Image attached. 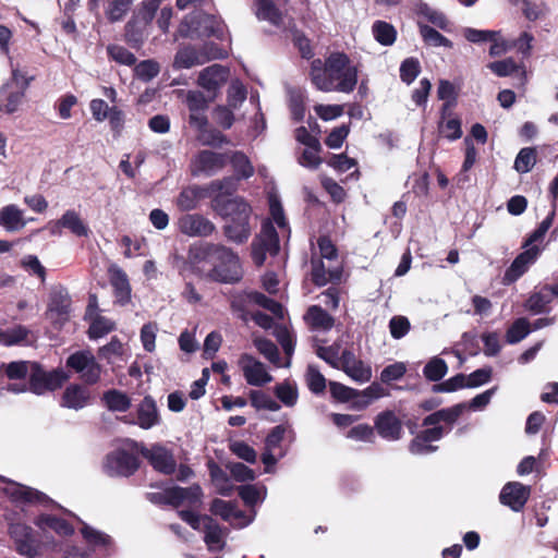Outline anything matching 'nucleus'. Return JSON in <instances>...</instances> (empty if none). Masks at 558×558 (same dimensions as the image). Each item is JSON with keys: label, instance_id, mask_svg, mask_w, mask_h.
Here are the masks:
<instances>
[{"label": "nucleus", "instance_id": "774afa93", "mask_svg": "<svg viewBox=\"0 0 558 558\" xmlns=\"http://www.w3.org/2000/svg\"><path fill=\"white\" fill-rule=\"evenodd\" d=\"M158 327L156 323L145 324L141 329V341L147 352H153L156 348V336Z\"/></svg>", "mask_w": 558, "mask_h": 558}, {"label": "nucleus", "instance_id": "3c124183", "mask_svg": "<svg viewBox=\"0 0 558 558\" xmlns=\"http://www.w3.org/2000/svg\"><path fill=\"white\" fill-rule=\"evenodd\" d=\"M251 404L257 410H268L276 412L280 405L270 396L259 390H252L250 392Z\"/></svg>", "mask_w": 558, "mask_h": 558}, {"label": "nucleus", "instance_id": "a878e982", "mask_svg": "<svg viewBox=\"0 0 558 558\" xmlns=\"http://www.w3.org/2000/svg\"><path fill=\"white\" fill-rule=\"evenodd\" d=\"M34 524L44 533L52 531L59 536H70L74 533L73 526L65 520L47 513L37 515Z\"/></svg>", "mask_w": 558, "mask_h": 558}, {"label": "nucleus", "instance_id": "423d86ee", "mask_svg": "<svg viewBox=\"0 0 558 558\" xmlns=\"http://www.w3.org/2000/svg\"><path fill=\"white\" fill-rule=\"evenodd\" d=\"M4 494L16 506H34L45 509L61 508L45 493L15 482L8 483Z\"/></svg>", "mask_w": 558, "mask_h": 558}, {"label": "nucleus", "instance_id": "c85d7f7f", "mask_svg": "<svg viewBox=\"0 0 558 558\" xmlns=\"http://www.w3.org/2000/svg\"><path fill=\"white\" fill-rule=\"evenodd\" d=\"M35 362L13 361L0 366V376H5L11 383H23L28 376Z\"/></svg>", "mask_w": 558, "mask_h": 558}, {"label": "nucleus", "instance_id": "338daca9", "mask_svg": "<svg viewBox=\"0 0 558 558\" xmlns=\"http://www.w3.org/2000/svg\"><path fill=\"white\" fill-rule=\"evenodd\" d=\"M329 390H330L331 396L340 402H347V401L353 400L355 398V396L359 395L357 390L350 388L348 386H344L337 381L329 383Z\"/></svg>", "mask_w": 558, "mask_h": 558}, {"label": "nucleus", "instance_id": "0eeeda50", "mask_svg": "<svg viewBox=\"0 0 558 558\" xmlns=\"http://www.w3.org/2000/svg\"><path fill=\"white\" fill-rule=\"evenodd\" d=\"M156 10L157 5L154 2H143L138 12L130 22H128L125 27V37L132 47H141L144 40L148 37V25L153 20Z\"/></svg>", "mask_w": 558, "mask_h": 558}, {"label": "nucleus", "instance_id": "412c9836", "mask_svg": "<svg viewBox=\"0 0 558 558\" xmlns=\"http://www.w3.org/2000/svg\"><path fill=\"white\" fill-rule=\"evenodd\" d=\"M375 428L379 436L386 440L395 441L400 439L402 425L392 411H384L375 418Z\"/></svg>", "mask_w": 558, "mask_h": 558}, {"label": "nucleus", "instance_id": "cd10ccee", "mask_svg": "<svg viewBox=\"0 0 558 558\" xmlns=\"http://www.w3.org/2000/svg\"><path fill=\"white\" fill-rule=\"evenodd\" d=\"M109 274L117 302L122 305L126 304L131 299V287L126 274L118 266H111Z\"/></svg>", "mask_w": 558, "mask_h": 558}, {"label": "nucleus", "instance_id": "4d7b16f0", "mask_svg": "<svg viewBox=\"0 0 558 558\" xmlns=\"http://www.w3.org/2000/svg\"><path fill=\"white\" fill-rule=\"evenodd\" d=\"M229 449L239 459H242L247 463H255L257 460V453L254 448L242 440L231 441Z\"/></svg>", "mask_w": 558, "mask_h": 558}, {"label": "nucleus", "instance_id": "e2e57ef3", "mask_svg": "<svg viewBox=\"0 0 558 558\" xmlns=\"http://www.w3.org/2000/svg\"><path fill=\"white\" fill-rule=\"evenodd\" d=\"M317 355L326 361L330 366L335 368H340L341 365V354L340 347L338 344H332L329 347H318L316 350Z\"/></svg>", "mask_w": 558, "mask_h": 558}, {"label": "nucleus", "instance_id": "f704fd0d", "mask_svg": "<svg viewBox=\"0 0 558 558\" xmlns=\"http://www.w3.org/2000/svg\"><path fill=\"white\" fill-rule=\"evenodd\" d=\"M0 226L9 231H16L25 226L23 211L16 205H7L0 209Z\"/></svg>", "mask_w": 558, "mask_h": 558}, {"label": "nucleus", "instance_id": "58836bf2", "mask_svg": "<svg viewBox=\"0 0 558 558\" xmlns=\"http://www.w3.org/2000/svg\"><path fill=\"white\" fill-rule=\"evenodd\" d=\"M420 34L428 46L433 47H447L452 48L453 44L451 40H449L447 37L442 36L438 31L435 28L426 25V24H418Z\"/></svg>", "mask_w": 558, "mask_h": 558}, {"label": "nucleus", "instance_id": "e433bc0d", "mask_svg": "<svg viewBox=\"0 0 558 558\" xmlns=\"http://www.w3.org/2000/svg\"><path fill=\"white\" fill-rule=\"evenodd\" d=\"M255 241L270 255H276L279 251L278 234L271 221H265L263 223L260 234Z\"/></svg>", "mask_w": 558, "mask_h": 558}, {"label": "nucleus", "instance_id": "4c0bfd02", "mask_svg": "<svg viewBox=\"0 0 558 558\" xmlns=\"http://www.w3.org/2000/svg\"><path fill=\"white\" fill-rule=\"evenodd\" d=\"M253 343L257 351L264 355L270 363H272L277 367L286 366L288 367L290 365V361H287L286 364H281L280 362V353L277 348V345L265 338H255L253 340Z\"/></svg>", "mask_w": 558, "mask_h": 558}, {"label": "nucleus", "instance_id": "ddd939ff", "mask_svg": "<svg viewBox=\"0 0 558 558\" xmlns=\"http://www.w3.org/2000/svg\"><path fill=\"white\" fill-rule=\"evenodd\" d=\"M9 534L14 542L16 551L26 558H35L38 549L33 529L22 522H11Z\"/></svg>", "mask_w": 558, "mask_h": 558}, {"label": "nucleus", "instance_id": "603ef678", "mask_svg": "<svg viewBox=\"0 0 558 558\" xmlns=\"http://www.w3.org/2000/svg\"><path fill=\"white\" fill-rule=\"evenodd\" d=\"M437 96L440 100L445 101L441 107V113L445 117L446 112H449L452 104L456 100V92L452 83L446 80L439 81Z\"/></svg>", "mask_w": 558, "mask_h": 558}, {"label": "nucleus", "instance_id": "6e6d98bb", "mask_svg": "<svg viewBox=\"0 0 558 558\" xmlns=\"http://www.w3.org/2000/svg\"><path fill=\"white\" fill-rule=\"evenodd\" d=\"M320 149V143L315 146H305L299 159L300 165L310 169L318 168V166L322 163V158L319 157Z\"/></svg>", "mask_w": 558, "mask_h": 558}, {"label": "nucleus", "instance_id": "9b49d317", "mask_svg": "<svg viewBox=\"0 0 558 558\" xmlns=\"http://www.w3.org/2000/svg\"><path fill=\"white\" fill-rule=\"evenodd\" d=\"M178 230L190 238H207L216 231L215 223L201 214H184L177 220Z\"/></svg>", "mask_w": 558, "mask_h": 558}, {"label": "nucleus", "instance_id": "b1692460", "mask_svg": "<svg viewBox=\"0 0 558 558\" xmlns=\"http://www.w3.org/2000/svg\"><path fill=\"white\" fill-rule=\"evenodd\" d=\"M137 420L134 422L125 417L124 422L138 425L143 429H150L159 424L156 402L151 397H145L137 407Z\"/></svg>", "mask_w": 558, "mask_h": 558}, {"label": "nucleus", "instance_id": "aec40b11", "mask_svg": "<svg viewBox=\"0 0 558 558\" xmlns=\"http://www.w3.org/2000/svg\"><path fill=\"white\" fill-rule=\"evenodd\" d=\"M530 488L519 482L507 483L499 495L500 502L513 511H520L526 504Z\"/></svg>", "mask_w": 558, "mask_h": 558}, {"label": "nucleus", "instance_id": "a211bd4d", "mask_svg": "<svg viewBox=\"0 0 558 558\" xmlns=\"http://www.w3.org/2000/svg\"><path fill=\"white\" fill-rule=\"evenodd\" d=\"M142 454L149 461L151 466L162 473L172 474L175 471V460L170 450L160 445H154L149 449H144Z\"/></svg>", "mask_w": 558, "mask_h": 558}, {"label": "nucleus", "instance_id": "f257e3e1", "mask_svg": "<svg viewBox=\"0 0 558 558\" xmlns=\"http://www.w3.org/2000/svg\"><path fill=\"white\" fill-rule=\"evenodd\" d=\"M311 81L322 92L351 93L357 83V70L343 53H331L325 62L312 61Z\"/></svg>", "mask_w": 558, "mask_h": 558}, {"label": "nucleus", "instance_id": "5701e85b", "mask_svg": "<svg viewBox=\"0 0 558 558\" xmlns=\"http://www.w3.org/2000/svg\"><path fill=\"white\" fill-rule=\"evenodd\" d=\"M170 506H196L202 502L203 490L199 485L194 484L190 487H170Z\"/></svg>", "mask_w": 558, "mask_h": 558}, {"label": "nucleus", "instance_id": "de8ad7c7", "mask_svg": "<svg viewBox=\"0 0 558 558\" xmlns=\"http://www.w3.org/2000/svg\"><path fill=\"white\" fill-rule=\"evenodd\" d=\"M104 401L108 409L111 411L124 412L131 405L129 397L118 390H110L106 392L104 396Z\"/></svg>", "mask_w": 558, "mask_h": 558}, {"label": "nucleus", "instance_id": "6ab92c4d", "mask_svg": "<svg viewBox=\"0 0 558 558\" xmlns=\"http://www.w3.org/2000/svg\"><path fill=\"white\" fill-rule=\"evenodd\" d=\"M227 80L228 70L220 64H214L199 73L197 83L210 95V99H214L217 90L220 89Z\"/></svg>", "mask_w": 558, "mask_h": 558}, {"label": "nucleus", "instance_id": "f3484780", "mask_svg": "<svg viewBox=\"0 0 558 558\" xmlns=\"http://www.w3.org/2000/svg\"><path fill=\"white\" fill-rule=\"evenodd\" d=\"M340 369H342L352 380L360 384L367 383L372 378L371 366L347 350L341 353Z\"/></svg>", "mask_w": 558, "mask_h": 558}, {"label": "nucleus", "instance_id": "0e129e2a", "mask_svg": "<svg viewBox=\"0 0 558 558\" xmlns=\"http://www.w3.org/2000/svg\"><path fill=\"white\" fill-rule=\"evenodd\" d=\"M463 35L465 39L469 40L470 43L482 44L490 41V39H494L496 36L499 35V32L466 27L463 31Z\"/></svg>", "mask_w": 558, "mask_h": 558}, {"label": "nucleus", "instance_id": "c9c22d12", "mask_svg": "<svg viewBox=\"0 0 558 558\" xmlns=\"http://www.w3.org/2000/svg\"><path fill=\"white\" fill-rule=\"evenodd\" d=\"M203 196V190L198 186H187L183 189L177 197L175 204L182 211H191L198 207Z\"/></svg>", "mask_w": 558, "mask_h": 558}, {"label": "nucleus", "instance_id": "20e7f679", "mask_svg": "<svg viewBox=\"0 0 558 558\" xmlns=\"http://www.w3.org/2000/svg\"><path fill=\"white\" fill-rule=\"evenodd\" d=\"M205 254L215 260L210 277L222 283H235L243 277V269L239 256L229 247L208 243Z\"/></svg>", "mask_w": 558, "mask_h": 558}, {"label": "nucleus", "instance_id": "a19ab883", "mask_svg": "<svg viewBox=\"0 0 558 558\" xmlns=\"http://www.w3.org/2000/svg\"><path fill=\"white\" fill-rule=\"evenodd\" d=\"M438 129L440 134L450 141L458 140L462 136L460 120L450 117L448 112H446L445 118L441 114V121L439 122Z\"/></svg>", "mask_w": 558, "mask_h": 558}, {"label": "nucleus", "instance_id": "09e8293b", "mask_svg": "<svg viewBox=\"0 0 558 558\" xmlns=\"http://www.w3.org/2000/svg\"><path fill=\"white\" fill-rule=\"evenodd\" d=\"M132 0H112L108 3L106 15L110 22H119L131 10Z\"/></svg>", "mask_w": 558, "mask_h": 558}, {"label": "nucleus", "instance_id": "72a5a7b5", "mask_svg": "<svg viewBox=\"0 0 558 558\" xmlns=\"http://www.w3.org/2000/svg\"><path fill=\"white\" fill-rule=\"evenodd\" d=\"M70 311V296L68 291L58 287L54 288L50 293L49 312L56 314L59 318H63L69 314Z\"/></svg>", "mask_w": 558, "mask_h": 558}, {"label": "nucleus", "instance_id": "2f4dec72", "mask_svg": "<svg viewBox=\"0 0 558 558\" xmlns=\"http://www.w3.org/2000/svg\"><path fill=\"white\" fill-rule=\"evenodd\" d=\"M57 226L70 230L76 236H88L90 232L75 210H66L58 220Z\"/></svg>", "mask_w": 558, "mask_h": 558}, {"label": "nucleus", "instance_id": "6e6552de", "mask_svg": "<svg viewBox=\"0 0 558 558\" xmlns=\"http://www.w3.org/2000/svg\"><path fill=\"white\" fill-rule=\"evenodd\" d=\"M66 365L73 368L80 378L88 385H94L100 379L102 367L89 351L71 354L66 360Z\"/></svg>", "mask_w": 558, "mask_h": 558}, {"label": "nucleus", "instance_id": "9d476101", "mask_svg": "<svg viewBox=\"0 0 558 558\" xmlns=\"http://www.w3.org/2000/svg\"><path fill=\"white\" fill-rule=\"evenodd\" d=\"M180 33L184 36H217L222 34V26L215 16L193 15L187 16L180 27Z\"/></svg>", "mask_w": 558, "mask_h": 558}, {"label": "nucleus", "instance_id": "2eb2a0df", "mask_svg": "<svg viewBox=\"0 0 558 558\" xmlns=\"http://www.w3.org/2000/svg\"><path fill=\"white\" fill-rule=\"evenodd\" d=\"M210 95L206 97L199 90H189L185 97V104L190 111V124L194 129L201 131L203 130L207 123L206 111L208 109V104L211 101Z\"/></svg>", "mask_w": 558, "mask_h": 558}, {"label": "nucleus", "instance_id": "37998d69", "mask_svg": "<svg viewBox=\"0 0 558 558\" xmlns=\"http://www.w3.org/2000/svg\"><path fill=\"white\" fill-rule=\"evenodd\" d=\"M275 395L286 407L295 405L299 398L296 385L288 380L275 387Z\"/></svg>", "mask_w": 558, "mask_h": 558}, {"label": "nucleus", "instance_id": "7ed1b4c3", "mask_svg": "<svg viewBox=\"0 0 558 558\" xmlns=\"http://www.w3.org/2000/svg\"><path fill=\"white\" fill-rule=\"evenodd\" d=\"M68 379L69 375L62 368L47 372L38 363H34L31 372V381L9 383L0 388V396H3V391L23 393L28 390L40 396L60 388Z\"/></svg>", "mask_w": 558, "mask_h": 558}, {"label": "nucleus", "instance_id": "49530a36", "mask_svg": "<svg viewBox=\"0 0 558 558\" xmlns=\"http://www.w3.org/2000/svg\"><path fill=\"white\" fill-rule=\"evenodd\" d=\"M536 163V149L534 147L522 148L515 157L514 169L520 173L529 172Z\"/></svg>", "mask_w": 558, "mask_h": 558}, {"label": "nucleus", "instance_id": "7c9ffc66", "mask_svg": "<svg viewBox=\"0 0 558 558\" xmlns=\"http://www.w3.org/2000/svg\"><path fill=\"white\" fill-rule=\"evenodd\" d=\"M304 319L308 326L314 329L329 330L333 326V318L318 305L308 307L304 315Z\"/></svg>", "mask_w": 558, "mask_h": 558}, {"label": "nucleus", "instance_id": "1a4fd4ad", "mask_svg": "<svg viewBox=\"0 0 558 558\" xmlns=\"http://www.w3.org/2000/svg\"><path fill=\"white\" fill-rule=\"evenodd\" d=\"M522 247L524 251L513 259L504 274L502 283L506 286L519 280L536 263L542 252L538 245L525 246L523 244Z\"/></svg>", "mask_w": 558, "mask_h": 558}, {"label": "nucleus", "instance_id": "393cba45", "mask_svg": "<svg viewBox=\"0 0 558 558\" xmlns=\"http://www.w3.org/2000/svg\"><path fill=\"white\" fill-rule=\"evenodd\" d=\"M89 399V391L85 387L73 384L63 391L60 404L63 408L78 411L88 404Z\"/></svg>", "mask_w": 558, "mask_h": 558}, {"label": "nucleus", "instance_id": "dca6fc26", "mask_svg": "<svg viewBox=\"0 0 558 558\" xmlns=\"http://www.w3.org/2000/svg\"><path fill=\"white\" fill-rule=\"evenodd\" d=\"M228 155L211 150H202L192 161V173L194 175H214L221 170L227 162Z\"/></svg>", "mask_w": 558, "mask_h": 558}, {"label": "nucleus", "instance_id": "8fccbe9b", "mask_svg": "<svg viewBox=\"0 0 558 558\" xmlns=\"http://www.w3.org/2000/svg\"><path fill=\"white\" fill-rule=\"evenodd\" d=\"M123 354L124 345L117 337H112L108 344L98 350V356L106 360L109 364L113 363L116 359L122 357Z\"/></svg>", "mask_w": 558, "mask_h": 558}, {"label": "nucleus", "instance_id": "39448f33", "mask_svg": "<svg viewBox=\"0 0 558 558\" xmlns=\"http://www.w3.org/2000/svg\"><path fill=\"white\" fill-rule=\"evenodd\" d=\"M181 519L192 529L203 531L204 542L210 551L223 549L226 531L208 515H198L193 511L182 510L179 512Z\"/></svg>", "mask_w": 558, "mask_h": 558}, {"label": "nucleus", "instance_id": "79ce46f5", "mask_svg": "<svg viewBox=\"0 0 558 558\" xmlns=\"http://www.w3.org/2000/svg\"><path fill=\"white\" fill-rule=\"evenodd\" d=\"M29 330L21 325L7 330L1 329L0 343L8 347L22 344L27 340Z\"/></svg>", "mask_w": 558, "mask_h": 558}, {"label": "nucleus", "instance_id": "f03ea898", "mask_svg": "<svg viewBox=\"0 0 558 558\" xmlns=\"http://www.w3.org/2000/svg\"><path fill=\"white\" fill-rule=\"evenodd\" d=\"M211 207L226 220L223 232L229 241L241 244L248 240L251 207L243 198L217 195Z\"/></svg>", "mask_w": 558, "mask_h": 558}, {"label": "nucleus", "instance_id": "69168bd1", "mask_svg": "<svg viewBox=\"0 0 558 558\" xmlns=\"http://www.w3.org/2000/svg\"><path fill=\"white\" fill-rule=\"evenodd\" d=\"M374 437V429L368 424H359L352 427L347 434V438L363 442H373Z\"/></svg>", "mask_w": 558, "mask_h": 558}, {"label": "nucleus", "instance_id": "bf43d9fd", "mask_svg": "<svg viewBox=\"0 0 558 558\" xmlns=\"http://www.w3.org/2000/svg\"><path fill=\"white\" fill-rule=\"evenodd\" d=\"M289 102L290 109L293 118L296 121H300L304 118V104H305V94L301 89H291L289 92Z\"/></svg>", "mask_w": 558, "mask_h": 558}, {"label": "nucleus", "instance_id": "f8f14e48", "mask_svg": "<svg viewBox=\"0 0 558 558\" xmlns=\"http://www.w3.org/2000/svg\"><path fill=\"white\" fill-rule=\"evenodd\" d=\"M246 383L251 386L262 387L272 381V376L259 360L248 353H243L238 360Z\"/></svg>", "mask_w": 558, "mask_h": 558}, {"label": "nucleus", "instance_id": "bb28decb", "mask_svg": "<svg viewBox=\"0 0 558 558\" xmlns=\"http://www.w3.org/2000/svg\"><path fill=\"white\" fill-rule=\"evenodd\" d=\"M280 5L281 0H255V14L258 20L278 26L283 17Z\"/></svg>", "mask_w": 558, "mask_h": 558}, {"label": "nucleus", "instance_id": "680f3d73", "mask_svg": "<svg viewBox=\"0 0 558 558\" xmlns=\"http://www.w3.org/2000/svg\"><path fill=\"white\" fill-rule=\"evenodd\" d=\"M306 383L310 390L314 393H320L326 388V378L314 365H308L307 367Z\"/></svg>", "mask_w": 558, "mask_h": 558}, {"label": "nucleus", "instance_id": "052dcab7", "mask_svg": "<svg viewBox=\"0 0 558 558\" xmlns=\"http://www.w3.org/2000/svg\"><path fill=\"white\" fill-rule=\"evenodd\" d=\"M421 65L417 59L408 58L400 65V77L402 82L410 85L420 74Z\"/></svg>", "mask_w": 558, "mask_h": 558}, {"label": "nucleus", "instance_id": "473e14b6", "mask_svg": "<svg viewBox=\"0 0 558 558\" xmlns=\"http://www.w3.org/2000/svg\"><path fill=\"white\" fill-rule=\"evenodd\" d=\"M206 60V57L195 48L184 47L177 52L173 61V68L177 70L190 69L192 66L203 64Z\"/></svg>", "mask_w": 558, "mask_h": 558}, {"label": "nucleus", "instance_id": "c756f323", "mask_svg": "<svg viewBox=\"0 0 558 558\" xmlns=\"http://www.w3.org/2000/svg\"><path fill=\"white\" fill-rule=\"evenodd\" d=\"M80 531L84 541L93 549H109L113 544L110 535L86 523H83Z\"/></svg>", "mask_w": 558, "mask_h": 558}, {"label": "nucleus", "instance_id": "13d9d810", "mask_svg": "<svg viewBox=\"0 0 558 558\" xmlns=\"http://www.w3.org/2000/svg\"><path fill=\"white\" fill-rule=\"evenodd\" d=\"M418 13L422 16L426 17L427 21L434 24L435 26L441 29H447L448 21L442 12L429 7L426 3H421L418 5Z\"/></svg>", "mask_w": 558, "mask_h": 558}, {"label": "nucleus", "instance_id": "a18cd8bd", "mask_svg": "<svg viewBox=\"0 0 558 558\" xmlns=\"http://www.w3.org/2000/svg\"><path fill=\"white\" fill-rule=\"evenodd\" d=\"M228 157L239 178L247 179L253 175L254 168L245 154L234 151Z\"/></svg>", "mask_w": 558, "mask_h": 558}, {"label": "nucleus", "instance_id": "ea45409f", "mask_svg": "<svg viewBox=\"0 0 558 558\" xmlns=\"http://www.w3.org/2000/svg\"><path fill=\"white\" fill-rule=\"evenodd\" d=\"M372 31L375 39L384 46H391L396 41L397 32L395 27L387 22H375Z\"/></svg>", "mask_w": 558, "mask_h": 558}, {"label": "nucleus", "instance_id": "4468645a", "mask_svg": "<svg viewBox=\"0 0 558 558\" xmlns=\"http://www.w3.org/2000/svg\"><path fill=\"white\" fill-rule=\"evenodd\" d=\"M138 469L136 456L117 450L107 456L105 470L110 476H130Z\"/></svg>", "mask_w": 558, "mask_h": 558}, {"label": "nucleus", "instance_id": "c03bdc74", "mask_svg": "<svg viewBox=\"0 0 558 558\" xmlns=\"http://www.w3.org/2000/svg\"><path fill=\"white\" fill-rule=\"evenodd\" d=\"M448 372V365L445 360L434 356L432 357L423 368L424 376L430 381H438Z\"/></svg>", "mask_w": 558, "mask_h": 558}, {"label": "nucleus", "instance_id": "5fc2aeb1", "mask_svg": "<svg viewBox=\"0 0 558 558\" xmlns=\"http://www.w3.org/2000/svg\"><path fill=\"white\" fill-rule=\"evenodd\" d=\"M116 325L109 318L104 316H96L89 326L88 335L92 339H97L106 336L114 329Z\"/></svg>", "mask_w": 558, "mask_h": 558}, {"label": "nucleus", "instance_id": "864d4df0", "mask_svg": "<svg viewBox=\"0 0 558 558\" xmlns=\"http://www.w3.org/2000/svg\"><path fill=\"white\" fill-rule=\"evenodd\" d=\"M530 333V324L525 318L517 319L508 329L506 339L508 343L514 344L523 340Z\"/></svg>", "mask_w": 558, "mask_h": 558}, {"label": "nucleus", "instance_id": "4be33fe9", "mask_svg": "<svg viewBox=\"0 0 558 558\" xmlns=\"http://www.w3.org/2000/svg\"><path fill=\"white\" fill-rule=\"evenodd\" d=\"M342 269L340 263L332 265L323 259L312 258V280L317 286H325L330 281H339L341 279Z\"/></svg>", "mask_w": 558, "mask_h": 558}]
</instances>
